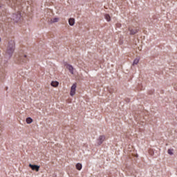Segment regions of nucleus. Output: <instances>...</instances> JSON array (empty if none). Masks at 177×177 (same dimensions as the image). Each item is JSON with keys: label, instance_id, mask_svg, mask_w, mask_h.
<instances>
[{"label": "nucleus", "instance_id": "nucleus-5", "mask_svg": "<svg viewBox=\"0 0 177 177\" xmlns=\"http://www.w3.org/2000/svg\"><path fill=\"white\" fill-rule=\"evenodd\" d=\"M76 89H77V84H73L71 88V92H70L71 96H74V95H75Z\"/></svg>", "mask_w": 177, "mask_h": 177}, {"label": "nucleus", "instance_id": "nucleus-13", "mask_svg": "<svg viewBox=\"0 0 177 177\" xmlns=\"http://www.w3.org/2000/svg\"><path fill=\"white\" fill-rule=\"evenodd\" d=\"M59 21V18H54L50 19V24H53V23H57Z\"/></svg>", "mask_w": 177, "mask_h": 177}, {"label": "nucleus", "instance_id": "nucleus-10", "mask_svg": "<svg viewBox=\"0 0 177 177\" xmlns=\"http://www.w3.org/2000/svg\"><path fill=\"white\" fill-rule=\"evenodd\" d=\"M68 23H69V25L74 26V24H75V19L74 18H70L68 19Z\"/></svg>", "mask_w": 177, "mask_h": 177}, {"label": "nucleus", "instance_id": "nucleus-1", "mask_svg": "<svg viewBox=\"0 0 177 177\" xmlns=\"http://www.w3.org/2000/svg\"><path fill=\"white\" fill-rule=\"evenodd\" d=\"M15 48L16 43L14 41V40H10L8 42V45L6 50V55H8L10 57H12V55H13Z\"/></svg>", "mask_w": 177, "mask_h": 177}, {"label": "nucleus", "instance_id": "nucleus-15", "mask_svg": "<svg viewBox=\"0 0 177 177\" xmlns=\"http://www.w3.org/2000/svg\"><path fill=\"white\" fill-rule=\"evenodd\" d=\"M139 63V58H136L133 62V66H135V64H138Z\"/></svg>", "mask_w": 177, "mask_h": 177}, {"label": "nucleus", "instance_id": "nucleus-6", "mask_svg": "<svg viewBox=\"0 0 177 177\" xmlns=\"http://www.w3.org/2000/svg\"><path fill=\"white\" fill-rule=\"evenodd\" d=\"M98 145H102V143H103L104 142V140H106V136H100L98 139Z\"/></svg>", "mask_w": 177, "mask_h": 177}, {"label": "nucleus", "instance_id": "nucleus-7", "mask_svg": "<svg viewBox=\"0 0 177 177\" xmlns=\"http://www.w3.org/2000/svg\"><path fill=\"white\" fill-rule=\"evenodd\" d=\"M19 60L20 62H21L22 63H27V62L28 61V59L27 58V55H24L23 56H21L19 57Z\"/></svg>", "mask_w": 177, "mask_h": 177}, {"label": "nucleus", "instance_id": "nucleus-9", "mask_svg": "<svg viewBox=\"0 0 177 177\" xmlns=\"http://www.w3.org/2000/svg\"><path fill=\"white\" fill-rule=\"evenodd\" d=\"M66 68L71 72V74H74V68L70 64L66 65Z\"/></svg>", "mask_w": 177, "mask_h": 177}, {"label": "nucleus", "instance_id": "nucleus-16", "mask_svg": "<svg viewBox=\"0 0 177 177\" xmlns=\"http://www.w3.org/2000/svg\"><path fill=\"white\" fill-rule=\"evenodd\" d=\"M26 122L28 124H31V122H32V118H26Z\"/></svg>", "mask_w": 177, "mask_h": 177}, {"label": "nucleus", "instance_id": "nucleus-18", "mask_svg": "<svg viewBox=\"0 0 177 177\" xmlns=\"http://www.w3.org/2000/svg\"><path fill=\"white\" fill-rule=\"evenodd\" d=\"M149 154H151V156H153V154H154V153L153 152V150L151 149L149 150Z\"/></svg>", "mask_w": 177, "mask_h": 177}, {"label": "nucleus", "instance_id": "nucleus-4", "mask_svg": "<svg viewBox=\"0 0 177 177\" xmlns=\"http://www.w3.org/2000/svg\"><path fill=\"white\" fill-rule=\"evenodd\" d=\"M29 168H30L32 171H36V172H38L40 167L37 165L29 164Z\"/></svg>", "mask_w": 177, "mask_h": 177}, {"label": "nucleus", "instance_id": "nucleus-12", "mask_svg": "<svg viewBox=\"0 0 177 177\" xmlns=\"http://www.w3.org/2000/svg\"><path fill=\"white\" fill-rule=\"evenodd\" d=\"M76 169H77L78 171H81V169H82V164L81 163L76 164Z\"/></svg>", "mask_w": 177, "mask_h": 177}, {"label": "nucleus", "instance_id": "nucleus-2", "mask_svg": "<svg viewBox=\"0 0 177 177\" xmlns=\"http://www.w3.org/2000/svg\"><path fill=\"white\" fill-rule=\"evenodd\" d=\"M21 19V13L20 12H17V13L13 14L12 16V20H13V21H15V23H19Z\"/></svg>", "mask_w": 177, "mask_h": 177}, {"label": "nucleus", "instance_id": "nucleus-14", "mask_svg": "<svg viewBox=\"0 0 177 177\" xmlns=\"http://www.w3.org/2000/svg\"><path fill=\"white\" fill-rule=\"evenodd\" d=\"M104 17H105L106 20H107L108 21H110V20H111V17H110V15L109 14H106L104 15Z\"/></svg>", "mask_w": 177, "mask_h": 177}, {"label": "nucleus", "instance_id": "nucleus-8", "mask_svg": "<svg viewBox=\"0 0 177 177\" xmlns=\"http://www.w3.org/2000/svg\"><path fill=\"white\" fill-rule=\"evenodd\" d=\"M129 31L130 32V35H135V34H138V29H132L131 28H129Z\"/></svg>", "mask_w": 177, "mask_h": 177}, {"label": "nucleus", "instance_id": "nucleus-19", "mask_svg": "<svg viewBox=\"0 0 177 177\" xmlns=\"http://www.w3.org/2000/svg\"><path fill=\"white\" fill-rule=\"evenodd\" d=\"M1 37H0V42H1Z\"/></svg>", "mask_w": 177, "mask_h": 177}, {"label": "nucleus", "instance_id": "nucleus-3", "mask_svg": "<svg viewBox=\"0 0 177 177\" xmlns=\"http://www.w3.org/2000/svg\"><path fill=\"white\" fill-rule=\"evenodd\" d=\"M7 3L11 8H14L16 5H20V0H7Z\"/></svg>", "mask_w": 177, "mask_h": 177}, {"label": "nucleus", "instance_id": "nucleus-17", "mask_svg": "<svg viewBox=\"0 0 177 177\" xmlns=\"http://www.w3.org/2000/svg\"><path fill=\"white\" fill-rule=\"evenodd\" d=\"M172 151H173L172 149H168L167 153H168V154H170V156H172V154H174V153Z\"/></svg>", "mask_w": 177, "mask_h": 177}, {"label": "nucleus", "instance_id": "nucleus-11", "mask_svg": "<svg viewBox=\"0 0 177 177\" xmlns=\"http://www.w3.org/2000/svg\"><path fill=\"white\" fill-rule=\"evenodd\" d=\"M50 84L51 86H53L54 88H57V86H59L58 82H52Z\"/></svg>", "mask_w": 177, "mask_h": 177}]
</instances>
